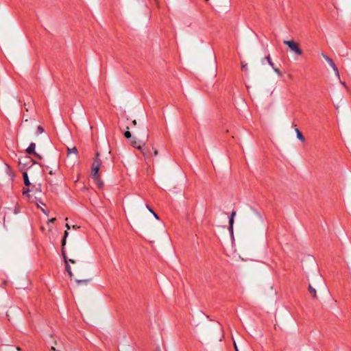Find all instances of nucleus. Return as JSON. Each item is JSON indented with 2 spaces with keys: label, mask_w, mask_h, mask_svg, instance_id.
I'll list each match as a JSON object with an SVG mask.
<instances>
[{
  "label": "nucleus",
  "mask_w": 351,
  "mask_h": 351,
  "mask_svg": "<svg viewBox=\"0 0 351 351\" xmlns=\"http://www.w3.org/2000/svg\"><path fill=\"white\" fill-rule=\"evenodd\" d=\"M146 208L148 209V210L154 215V217L156 219H159V217L158 215L149 206V205L146 204Z\"/></svg>",
  "instance_id": "nucleus-16"
},
{
  "label": "nucleus",
  "mask_w": 351,
  "mask_h": 351,
  "mask_svg": "<svg viewBox=\"0 0 351 351\" xmlns=\"http://www.w3.org/2000/svg\"><path fill=\"white\" fill-rule=\"evenodd\" d=\"M308 289L309 293L311 294L312 298L313 299H317L316 290L312 287L311 284H309Z\"/></svg>",
  "instance_id": "nucleus-11"
},
{
  "label": "nucleus",
  "mask_w": 351,
  "mask_h": 351,
  "mask_svg": "<svg viewBox=\"0 0 351 351\" xmlns=\"http://www.w3.org/2000/svg\"><path fill=\"white\" fill-rule=\"evenodd\" d=\"M236 215V211L232 210L229 218V231L231 234L233 233V223H234V217Z\"/></svg>",
  "instance_id": "nucleus-9"
},
{
  "label": "nucleus",
  "mask_w": 351,
  "mask_h": 351,
  "mask_svg": "<svg viewBox=\"0 0 351 351\" xmlns=\"http://www.w3.org/2000/svg\"><path fill=\"white\" fill-rule=\"evenodd\" d=\"M37 132L38 133L41 134L44 132V128L42 126L39 125L37 128Z\"/></svg>",
  "instance_id": "nucleus-20"
},
{
  "label": "nucleus",
  "mask_w": 351,
  "mask_h": 351,
  "mask_svg": "<svg viewBox=\"0 0 351 351\" xmlns=\"http://www.w3.org/2000/svg\"><path fill=\"white\" fill-rule=\"evenodd\" d=\"M139 150L141 151L142 154L144 156L145 159L151 156L150 151L147 148H146L145 146L143 147L142 149H139Z\"/></svg>",
  "instance_id": "nucleus-10"
},
{
  "label": "nucleus",
  "mask_w": 351,
  "mask_h": 351,
  "mask_svg": "<svg viewBox=\"0 0 351 351\" xmlns=\"http://www.w3.org/2000/svg\"><path fill=\"white\" fill-rule=\"evenodd\" d=\"M234 349H235L236 351H239L238 348H237V344H236L235 342H234Z\"/></svg>",
  "instance_id": "nucleus-27"
},
{
  "label": "nucleus",
  "mask_w": 351,
  "mask_h": 351,
  "mask_svg": "<svg viewBox=\"0 0 351 351\" xmlns=\"http://www.w3.org/2000/svg\"><path fill=\"white\" fill-rule=\"evenodd\" d=\"M132 123H133V125H136V120H134V121H132Z\"/></svg>",
  "instance_id": "nucleus-30"
},
{
  "label": "nucleus",
  "mask_w": 351,
  "mask_h": 351,
  "mask_svg": "<svg viewBox=\"0 0 351 351\" xmlns=\"http://www.w3.org/2000/svg\"><path fill=\"white\" fill-rule=\"evenodd\" d=\"M66 230H65L64 233V237H63V239L62 240V256L64 258V263H65V268H66V271L68 272V274L70 278H72L73 274L71 271V267L70 265H69V263H71L72 264H74L76 263V261L73 258H69L68 259L66 254H65V251H64V246L66 245V237H68L69 235V232H68V230H70L71 227L70 226L66 223Z\"/></svg>",
  "instance_id": "nucleus-2"
},
{
  "label": "nucleus",
  "mask_w": 351,
  "mask_h": 351,
  "mask_svg": "<svg viewBox=\"0 0 351 351\" xmlns=\"http://www.w3.org/2000/svg\"><path fill=\"white\" fill-rule=\"evenodd\" d=\"M52 173H52V171H49V174H52Z\"/></svg>",
  "instance_id": "nucleus-33"
},
{
  "label": "nucleus",
  "mask_w": 351,
  "mask_h": 351,
  "mask_svg": "<svg viewBox=\"0 0 351 351\" xmlns=\"http://www.w3.org/2000/svg\"><path fill=\"white\" fill-rule=\"evenodd\" d=\"M6 167L8 169V171H11L10 167L8 165H6Z\"/></svg>",
  "instance_id": "nucleus-28"
},
{
  "label": "nucleus",
  "mask_w": 351,
  "mask_h": 351,
  "mask_svg": "<svg viewBox=\"0 0 351 351\" xmlns=\"http://www.w3.org/2000/svg\"><path fill=\"white\" fill-rule=\"evenodd\" d=\"M273 69L275 71V73H276L278 74V76H281L282 75L281 71L278 68H276V67L274 66Z\"/></svg>",
  "instance_id": "nucleus-19"
},
{
  "label": "nucleus",
  "mask_w": 351,
  "mask_h": 351,
  "mask_svg": "<svg viewBox=\"0 0 351 351\" xmlns=\"http://www.w3.org/2000/svg\"><path fill=\"white\" fill-rule=\"evenodd\" d=\"M35 149L36 144L34 143H31L29 147L25 149V152H27V154L29 155H34L38 159L42 160L43 157L39 154L36 152Z\"/></svg>",
  "instance_id": "nucleus-6"
},
{
  "label": "nucleus",
  "mask_w": 351,
  "mask_h": 351,
  "mask_svg": "<svg viewBox=\"0 0 351 351\" xmlns=\"http://www.w3.org/2000/svg\"><path fill=\"white\" fill-rule=\"evenodd\" d=\"M51 350H53V351H60L59 350H56L54 347H51Z\"/></svg>",
  "instance_id": "nucleus-29"
},
{
  "label": "nucleus",
  "mask_w": 351,
  "mask_h": 351,
  "mask_svg": "<svg viewBox=\"0 0 351 351\" xmlns=\"http://www.w3.org/2000/svg\"><path fill=\"white\" fill-rule=\"evenodd\" d=\"M265 59L267 60V61L268 64H269L271 66L274 67V62H272V60H271V58H270V56H269V55H268L267 56H266V57H265Z\"/></svg>",
  "instance_id": "nucleus-17"
},
{
  "label": "nucleus",
  "mask_w": 351,
  "mask_h": 351,
  "mask_svg": "<svg viewBox=\"0 0 351 351\" xmlns=\"http://www.w3.org/2000/svg\"><path fill=\"white\" fill-rule=\"evenodd\" d=\"M23 178L25 185L27 186H29L31 184V183L29 182V178H28V175H27V173L26 171L23 173Z\"/></svg>",
  "instance_id": "nucleus-13"
},
{
  "label": "nucleus",
  "mask_w": 351,
  "mask_h": 351,
  "mask_svg": "<svg viewBox=\"0 0 351 351\" xmlns=\"http://www.w3.org/2000/svg\"><path fill=\"white\" fill-rule=\"evenodd\" d=\"M322 57L324 58V60L328 63V64L332 67L333 71L335 72V73L339 75V70L337 67L336 64H335L332 59H331L330 57H328L327 55L322 53Z\"/></svg>",
  "instance_id": "nucleus-7"
},
{
  "label": "nucleus",
  "mask_w": 351,
  "mask_h": 351,
  "mask_svg": "<svg viewBox=\"0 0 351 351\" xmlns=\"http://www.w3.org/2000/svg\"><path fill=\"white\" fill-rule=\"evenodd\" d=\"M91 176H92V178L93 179L95 183L97 184V186L100 189L102 188L104 186V182L101 180L99 175V173H97L96 174H95L94 172H91Z\"/></svg>",
  "instance_id": "nucleus-8"
},
{
  "label": "nucleus",
  "mask_w": 351,
  "mask_h": 351,
  "mask_svg": "<svg viewBox=\"0 0 351 351\" xmlns=\"http://www.w3.org/2000/svg\"><path fill=\"white\" fill-rule=\"evenodd\" d=\"M152 149L154 151V156H156L158 154V151L154 147H152Z\"/></svg>",
  "instance_id": "nucleus-23"
},
{
  "label": "nucleus",
  "mask_w": 351,
  "mask_h": 351,
  "mask_svg": "<svg viewBox=\"0 0 351 351\" xmlns=\"http://www.w3.org/2000/svg\"><path fill=\"white\" fill-rule=\"evenodd\" d=\"M241 69L242 70L246 71L247 69V63H245L244 62H241Z\"/></svg>",
  "instance_id": "nucleus-18"
},
{
  "label": "nucleus",
  "mask_w": 351,
  "mask_h": 351,
  "mask_svg": "<svg viewBox=\"0 0 351 351\" xmlns=\"http://www.w3.org/2000/svg\"><path fill=\"white\" fill-rule=\"evenodd\" d=\"M72 153L75 154L76 156H77L78 152L75 147H73V148H67V154L69 155Z\"/></svg>",
  "instance_id": "nucleus-14"
},
{
  "label": "nucleus",
  "mask_w": 351,
  "mask_h": 351,
  "mask_svg": "<svg viewBox=\"0 0 351 351\" xmlns=\"http://www.w3.org/2000/svg\"><path fill=\"white\" fill-rule=\"evenodd\" d=\"M73 228L74 229H77V228H79V227H78V226H73Z\"/></svg>",
  "instance_id": "nucleus-32"
},
{
  "label": "nucleus",
  "mask_w": 351,
  "mask_h": 351,
  "mask_svg": "<svg viewBox=\"0 0 351 351\" xmlns=\"http://www.w3.org/2000/svg\"><path fill=\"white\" fill-rule=\"evenodd\" d=\"M16 350H18V351H21V348L20 347H19V346H18V347H16Z\"/></svg>",
  "instance_id": "nucleus-31"
},
{
  "label": "nucleus",
  "mask_w": 351,
  "mask_h": 351,
  "mask_svg": "<svg viewBox=\"0 0 351 351\" xmlns=\"http://www.w3.org/2000/svg\"><path fill=\"white\" fill-rule=\"evenodd\" d=\"M90 281V279H85V280H75V282L77 285L84 284L87 285Z\"/></svg>",
  "instance_id": "nucleus-15"
},
{
  "label": "nucleus",
  "mask_w": 351,
  "mask_h": 351,
  "mask_svg": "<svg viewBox=\"0 0 351 351\" xmlns=\"http://www.w3.org/2000/svg\"><path fill=\"white\" fill-rule=\"evenodd\" d=\"M33 162V164H38L34 162L29 156H24L19 160V166L21 169H24L27 165Z\"/></svg>",
  "instance_id": "nucleus-5"
},
{
  "label": "nucleus",
  "mask_w": 351,
  "mask_h": 351,
  "mask_svg": "<svg viewBox=\"0 0 351 351\" xmlns=\"http://www.w3.org/2000/svg\"><path fill=\"white\" fill-rule=\"evenodd\" d=\"M295 133H296V135H297V138L302 142H304L305 141V138L304 137L303 134H302V132L300 131V130L298 128H295Z\"/></svg>",
  "instance_id": "nucleus-12"
},
{
  "label": "nucleus",
  "mask_w": 351,
  "mask_h": 351,
  "mask_svg": "<svg viewBox=\"0 0 351 351\" xmlns=\"http://www.w3.org/2000/svg\"><path fill=\"white\" fill-rule=\"evenodd\" d=\"M283 43L288 46L289 50L298 56H302V50L300 47L299 44L294 40H284Z\"/></svg>",
  "instance_id": "nucleus-3"
},
{
  "label": "nucleus",
  "mask_w": 351,
  "mask_h": 351,
  "mask_svg": "<svg viewBox=\"0 0 351 351\" xmlns=\"http://www.w3.org/2000/svg\"><path fill=\"white\" fill-rule=\"evenodd\" d=\"M29 191H29V189H23V195H28V193H29Z\"/></svg>",
  "instance_id": "nucleus-22"
},
{
  "label": "nucleus",
  "mask_w": 351,
  "mask_h": 351,
  "mask_svg": "<svg viewBox=\"0 0 351 351\" xmlns=\"http://www.w3.org/2000/svg\"><path fill=\"white\" fill-rule=\"evenodd\" d=\"M56 220V218H51L50 219L48 220V223H53Z\"/></svg>",
  "instance_id": "nucleus-25"
},
{
  "label": "nucleus",
  "mask_w": 351,
  "mask_h": 351,
  "mask_svg": "<svg viewBox=\"0 0 351 351\" xmlns=\"http://www.w3.org/2000/svg\"><path fill=\"white\" fill-rule=\"evenodd\" d=\"M124 136L126 138H131V134L129 131H126L125 133H124Z\"/></svg>",
  "instance_id": "nucleus-21"
},
{
  "label": "nucleus",
  "mask_w": 351,
  "mask_h": 351,
  "mask_svg": "<svg viewBox=\"0 0 351 351\" xmlns=\"http://www.w3.org/2000/svg\"><path fill=\"white\" fill-rule=\"evenodd\" d=\"M112 157L110 155L108 156V157L105 158V160H102L99 158V153L97 152L95 154V157L91 166V172H94L95 174H96L97 173H99V169L110 167L112 166Z\"/></svg>",
  "instance_id": "nucleus-1"
},
{
  "label": "nucleus",
  "mask_w": 351,
  "mask_h": 351,
  "mask_svg": "<svg viewBox=\"0 0 351 351\" xmlns=\"http://www.w3.org/2000/svg\"><path fill=\"white\" fill-rule=\"evenodd\" d=\"M156 351H166L165 349H161L160 348H157Z\"/></svg>",
  "instance_id": "nucleus-26"
},
{
  "label": "nucleus",
  "mask_w": 351,
  "mask_h": 351,
  "mask_svg": "<svg viewBox=\"0 0 351 351\" xmlns=\"http://www.w3.org/2000/svg\"><path fill=\"white\" fill-rule=\"evenodd\" d=\"M147 138H148V134H147L145 135V140H147ZM145 141H146L138 140V139H136V137H133L131 139V144L134 148H136L137 149H142L143 147H144L145 145Z\"/></svg>",
  "instance_id": "nucleus-4"
},
{
  "label": "nucleus",
  "mask_w": 351,
  "mask_h": 351,
  "mask_svg": "<svg viewBox=\"0 0 351 351\" xmlns=\"http://www.w3.org/2000/svg\"><path fill=\"white\" fill-rule=\"evenodd\" d=\"M36 190L38 192H41V184H39Z\"/></svg>",
  "instance_id": "nucleus-24"
}]
</instances>
